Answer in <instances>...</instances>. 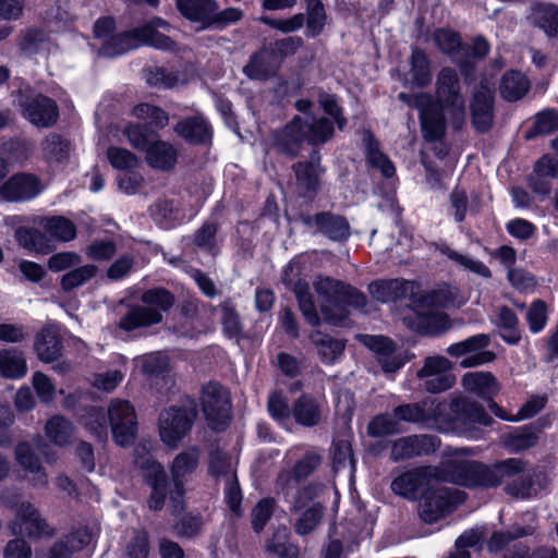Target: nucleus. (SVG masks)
Here are the masks:
<instances>
[{
  "instance_id": "nucleus-1",
  "label": "nucleus",
  "mask_w": 558,
  "mask_h": 558,
  "mask_svg": "<svg viewBox=\"0 0 558 558\" xmlns=\"http://www.w3.org/2000/svg\"><path fill=\"white\" fill-rule=\"evenodd\" d=\"M199 457L201 452L196 447H190L178 453L170 464V482L163 466L147 452L145 446H137L134 449V464L143 472V476L151 489L147 499L150 510L160 511L168 499L172 514L175 515L183 511L184 484L187 477L196 471Z\"/></svg>"
},
{
  "instance_id": "nucleus-2",
  "label": "nucleus",
  "mask_w": 558,
  "mask_h": 558,
  "mask_svg": "<svg viewBox=\"0 0 558 558\" xmlns=\"http://www.w3.org/2000/svg\"><path fill=\"white\" fill-rule=\"evenodd\" d=\"M521 459L510 458L493 465L481 462L449 459L434 468L435 478L462 486L496 487L504 481L514 477L523 470Z\"/></svg>"
},
{
  "instance_id": "nucleus-3",
  "label": "nucleus",
  "mask_w": 558,
  "mask_h": 558,
  "mask_svg": "<svg viewBox=\"0 0 558 558\" xmlns=\"http://www.w3.org/2000/svg\"><path fill=\"white\" fill-rule=\"evenodd\" d=\"M1 499L8 507L15 509L14 519L8 523L11 535H25L31 539H37L54 534L39 510L29 501L19 502V495L10 490H4Z\"/></svg>"
},
{
  "instance_id": "nucleus-4",
  "label": "nucleus",
  "mask_w": 558,
  "mask_h": 558,
  "mask_svg": "<svg viewBox=\"0 0 558 558\" xmlns=\"http://www.w3.org/2000/svg\"><path fill=\"white\" fill-rule=\"evenodd\" d=\"M435 97L437 105L449 112L453 128L459 129L465 117V101L460 77L453 68L444 66L437 73Z\"/></svg>"
},
{
  "instance_id": "nucleus-5",
  "label": "nucleus",
  "mask_w": 558,
  "mask_h": 558,
  "mask_svg": "<svg viewBox=\"0 0 558 558\" xmlns=\"http://www.w3.org/2000/svg\"><path fill=\"white\" fill-rule=\"evenodd\" d=\"M107 414L114 442L120 447L131 446L137 436V415L132 403L119 398L112 399Z\"/></svg>"
},
{
  "instance_id": "nucleus-6",
  "label": "nucleus",
  "mask_w": 558,
  "mask_h": 558,
  "mask_svg": "<svg viewBox=\"0 0 558 558\" xmlns=\"http://www.w3.org/2000/svg\"><path fill=\"white\" fill-rule=\"evenodd\" d=\"M464 501V493L459 489L437 488L427 493L420 501L417 513L427 524L442 520Z\"/></svg>"
},
{
  "instance_id": "nucleus-7",
  "label": "nucleus",
  "mask_w": 558,
  "mask_h": 558,
  "mask_svg": "<svg viewBox=\"0 0 558 558\" xmlns=\"http://www.w3.org/2000/svg\"><path fill=\"white\" fill-rule=\"evenodd\" d=\"M17 104L24 118L35 126L51 128L58 121L59 109L56 101L43 94L33 90L20 92Z\"/></svg>"
},
{
  "instance_id": "nucleus-8",
  "label": "nucleus",
  "mask_w": 558,
  "mask_h": 558,
  "mask_svg": "<svg viewBox=\"0 0 558 558\" xmlns=\"http://www.w3.org/2000/svg\"><path fill=\"white\" fill-rule=\"evenodd\" d=\"M320 312L328 323L337 324L347 318L348 312L339 306V299L344 282L329 276L317 275L313 279Z\"/></svg>"
},
{
  "instance_id": "nucleus-9",
  "label": "nucleus",
  "mask_w": 558,
  "mask_h": 558,
  "mask_svg": "<svg viewBox=\"0 0 558 558\" xmlns=\"http://www.w3.org/2000/svg\"><path fill=\"white\" fill-rule=\"evenodd\" d=\"M536 532V526L533 524L520 525L512 524L509 530L495 531L487 542V549L493 554L501 553V558H531L530 547L524 544H514L509 547L510 543L532 536Z\"/></svg>"
},
{
  "instance_id": "nucleus-10",
  "label": "nucleus",
  "mask_w": 558,
  "mask_h": 558,
  "mask_svg": "<svg viewBox=\"0 0 558 558\" xmlns=\"http://www.w3.org/2000/svg\"><path fill=\"white\" fill-rule=\"evenodd\" d=\"M202 409L213 429H221L231 420L229 391L217 383H209L202 392Z\"/></svg>"
},
{
  "instance_id": "nucleus-11",
  "label": "nucleus",
  "mask_w": 558,
  "mask_h": 558,
  "mask_svg": "<svg viewBox=\"0 0 558 558\" xmlns=\"http://www.w3.org/2000/svg\"><path fill=\"white\" fill-rule=\"evenodd\" d=\"M195 418V412L185 408L171 407L159 415V435L171 449L179 447L187 435Z\"/></svg>"
},
{
  "instance_id": "nucleus-12",
  "label": "nucleus",
  "mask_w": 558,
  "mask_h": 558,
  "mask_svg": "<svg viewBox=\"0 0 558 558\" xmlns=\"http://www.w3.org/2000/svg\"><path fill=\"white\" fill-rule=\"evenodd\" d=\"M489 342L488 335L480 333L449 345L446 352L456 359L466 355L460 362V366L463 368L475 367L495 360L496 354L494 352L484 350Z\"/></svg>"
},
{
  "instance_id": "nucleus-13",
  "label": "nucleus",
  "mask_w": 558,
  "mask_h": 558,
  "mask_svg": "<svg viewBox=\"0 0 558 558\" xmlns=\"http://www.w3.org/2000/svg\"><path fill=\"white\" fill-rule=\"evenodd\" d=\"M300 272V267L296 262H290L282 271V282L290 288L299 302V307L308 324L312 326H318L320 319L316 311V306L313 300V295L310 292V284L305 280L294 281Z\"/></svg>"
},
{
  "instance_id": "nucleus-14",
  "label": "nucleus",
  "mask_w": 558,
  "mask_h": 558,
  "mask_svg": "<svg viewBox=\"0 0 558 558\" xmlns=\"http://www.w3.org/2000/svg\"><path fill=\"white\" fill-rule=\"evenodd\" d=\"M440 442L436 436L412 435L392 441L390 459L395 462L435 452Z\"/></svg>"
},
{
  "instance_id": "nucleus-15",
  "label": "nucleus",
  "mask_w": 558,
  "mask_h": 558,
  "mask_svg": "<svg viewBox=\"0 0 558 558\" xmlns=\"http://www.w3.org/2000/svg\"><path fill=\"white\" fill-rule=\"evenodd\" d=\"M320 157L314 151L311 160L299 161L292 165L295 177V189L300 196L313 198L319 190V178L324 169L319 163Z\"/></svg>"
},
{
  "instance_id": "nucleus-16",
  "label": "nucleus",
  "mask_w": 558,
  "mask_h": 558,
  "mask_svg": "<svg viewBox=\"0 0 558 558\" xmlns=\"http://www.w3.org/2000/svg\"><path fill=\"white\" fill-rule=\"evenodd\" d=\"M433 477H435L434 468H414L396 477L391 483V489L405 499L415 500L428 485L429 478Z\"/></svg>"
},
{
  "instance_id": "nucleus-17",
  "label": "nucleus",
  "mask_w": 558,
  "mask_h": 558,
  "mask_svg": "<svg viewBox=\"0 0 558 558\" xmlns=\"http://www.w3.org/2000/svg\"><path fill=\"white\" fill-rule=\"evenodd\" d=\"M43 191L40 180L31 173H16L0 186V196L8 202H26Z\"/></svg>"
},
{
  "instance_id": "nucleus-18",
  "label": "nucleus",
  "mask_w": 558,
  "mask_h": 558,
  "mask_svg": "<svg viewBox=\"0 0 558 558\" xmlns=\"http://www.w3.org/2000/svg\"><path fill=\"white\" fill-rule=\"evenodd\" d=\"M302 118L294 117L284 128L271 134V145L280 154L294 158L299 155L305 141Z\"/></svg>"
},
{
  "instance_id": "nucleus-19",
  "label": "nucleus",
  "mask_w": 558,
  "mask_h": 558,
  "mask_svg": "<svg viewBox=\"0 0 558 558\" xmlns=\"http://www.w3.org/2000/svg\"><path fill=\"white\" fill-rule=\"evenodd\" d=\"M472 123L477 132L486 133L494 121V92L481 83L474 92L471 102Z\"/></svg>"
},
{
  "instance_id": "nucleus-20",
  "label": "nucleus",
  "mask_w": 558,
  "mask_h": 558,
  "mask_svg": "<svg viewBox=\"0 0 558 558\" xmlns=\"http://www.w3.org/2000/svg\"><path fill=\"white\" fill-rule=\"evenodd\" d=\"M301 220L305 226L316 228L317 232L333 241L345 240L350 234L348 221L343 217L328 211H323L314 216L303 215Z\"/></svg>"
},
{
  "instance_id": "nucleus-21",
  "label": "nucleus",
  "mask_w": 558,
  "mask_h": 558,
  "mask_svg": "<svg viewBox=\"0 0 558 558\" xmlns=\"http://www.w3.org/2000/svg\"><path fill=\"white\" fill-rule=\"evenodd\" d=\"M292 416L303 427H315L324 422L325 408L317 398L303 393L292 404Z\"/></svg>"
},
{
  "instance_id": "nucleus-22",
  "label": "nucleus",
  "mask_w": 558,
  "mask_h": 558,
  "mask_svg": "<svg viewBox=\"0 0 558 558\" xmlns=\"http://www.w3.org/2000/svg\"><path fill=\"white\" fill-rule=\"evenodd\" d=\"M15 460L26 472V477L34 487H46L48 475L40 462L39 457L28 442H20L15 447Z\"/></svg>"
},
{
  "instance_id": "nucleus-23",
  "label": "nucleus",
  "mask_w": 558,
  "mask_h": 558,
  "mask_svg": "<svg viewBox=\"0 0 558 558\" xmlns=\"http://www.w3.org/2000/svg\"><path fill=\"white\" fill-rule=\"evenodd\" d=\"M450 410L453 414L452 420L463 424L489 426L493 423V418L486 413L484 407L466 397L453 399L450 403Z\"/></svg>"
},
{
  "instance_id": "nucleus-24",
  "label": "nucleus",
  "mask_w": 558,
  "mask_h": 558,
  "mask_svg": "<svg viewBox=\"0 0 558 558\" xmlns=\"http://www.w3.org/2000/svg\"><path fill=\"white\" fill-rule=\"evenodd\" d=\"M445 404L436 399H425L416 403L402 404L393 410L397 418L411 423L423 422L429 417L440 418Z\"/></svg>"
},
{
  "instance_id": "nucleus-25",
  "label": "nucleus",
  "mask_w": 558,
  "mask_h": 558,
  "mask_svg": "<svg viewBox=\"0 0 558 558\" xmlns=\"http://www.w3.org/2000/svg\"><path fill=\"white\" fill-rule=\"evenodd\" d=\"M33 348L37 357L44 363L58 360L63 350L58 329L54 326L40 329L35 336Z\"/></svg>"
},
{
  "instance_id": "nucleus-26",
  "label": "nucleus",
  "mask_w": 558,
  "mask_h": 558,
  "mask_svg": "<svg viewBox=\"0 0 558 558\" xmlns=\"http://www.w3.org/2000/svg\"><path fill=\"white\" fill-rule=\"evenodd\" d=\"M279 63L272 52L259 50L253 53L248 62L243 66V73L254 81H267L277 75Z\"/></svg>"
},
{
  "instance_id": "nucleus-27",
  "label": "nucleus",
  "mask_w": 558,
  "mask_h": 558,
  "mask_svg": "<svg viewBox=\"0 0 558 558\" xmlns=\"http://www.w3.org/2000/svg\"><path fill=\"white\" fill-rule=\"evenodd\" d=\"M411 328L423 335H439L450 328L448 316L439 311H417L415 317L404 318Z\"/></svg>"
},
{
  "instance_id": "nucleus-28",
  "label": "nucleus",
  "mask_w": 558,
  "mask_h": 558,
  "mask_svg": "<svg viewBox=\"0 0 558 558\" xmlns=\"http://www.w3.org/2000/svg\"><path fill=\"white\" fill-rule=\"evenodd\" d=\"M462 387L484 400L493 399L499 391L497 379L488 372H470L461 379Z\"/></svg>"
},
{
  "instance_id": "nucleus-29",
  "label": "nucleus",
  "mask_w": 558,
  "mask_h": 558,
  "mask_svg": "<svg viewBox=\"0 0 558 558\" xmlns=\"http://www.w3.org/2000/svg\"><path fill=\"white\" fill-rule=\"evenodd\" d=\"M444 108L432 102L421 110L420 119L424 138L427 142L440 141L446 133Z\"/></svg>"
},
{
  "instance_id": "nucleus-30",
  "label": "nucleus",
  "mask_w": 558,
  "mask_h": 558,
  "mask_svg": "<svg viewBox=\"0 0 558 558\" xmlns=\"http://www.w3.org/2000/svg\"><path fill=\"white\" fill-rule=\"evenodd\" d=\"M177 9L192 22L210 25L211 16L218 10L216 0H177Z\"/></svg>"
},
{
  "instance_id": "nucleus-31",
  "label": "nucleus",
  "mask_w": 558,
  "mask_h": 558,
  "mask_svg": "<svg viewBox=\"0 0 558 558\" xmlns=\"http://www.w3.org/2000/svg\"><path fill=\"white\" fill-rule=\"evenodd\" d=\"M531 19L535 26L550 37H558V4L536 2L531 7Z\"/></svg>"
},
{
  "instance_id": "nucleus-32",
  "label": "nucleus",
  "mask_w": 558,
  "mask_h": 558,
  "mask_svg": "<svg viewBox=\"0 0 558 558\" xmlns=\"http://www.w3.org/2000/svg\"><path fill=\"white\" fill-rule=\"evenodd\" d=\"M138 47H141V41L137 27L119 35H112L107 41L102 43L98 49V54L113 58Z\"/></svg>"
},
{
  "instance_id": "nucleus-33",
  "label": "nucleus",
  "mask_w": 558,
  "mask_h": 558,
  "mask_svg": "<svg viewBox=\"0 0 558 558\" xmlns=\"http://www.w3.org/2000/svg\"><path fill=\"white\" fill-rule=\"evenodd\" d=\"M162 320V314L153 307L132 306L128 313L121 318L120 328L131 331L141 327H148Z\"/></svg>"
},
{
  "instance_id": "nucleus-34",
  "label": "nucleus",
  "mask_w": 558,
  "mask_h": 558,
  "mask_svg": "<svg viewBox=\"0 0 558 558\" xmlns=\"http://www.w3.org/2000/svg\"><path fill=\"white\" fill-rule=\"evenodd\" d=\"M35 222L57 241L70 242L76 238L75 225L63 216L39 217Z\"/></svg>"
},
{
  "instance_id": "nucleus-35",
  "label": "nucleus",
  "mask_w": 558,
  "mask_h": 558,
  "mask_svg": "<svg viewBox=\"0 0 558 558\" xmlns=\"http://www.w3.org/2000/svg\"><path fill=\"white\" fill-rule=\"evenodd\" d=\"M175 148L162 141L153 142L146 150V162L157 170H170L177 162Z\"/></svg>"
},
{
  "instance_id": "nucleus-36",
  "label": "nucleus",
  "mask_w": 558,
  "mask_h": 558,
  "mask_svg": "<svg viewBox=\"0 0 558 558\" xmlns=\"http://www.w3.org/2000/svg\"><path fill=\"white\" fill-rule=\"evenodd\" d=\"M310 339L322 361L327 364L336 362L342 355L345 348L343 340L335 339L318 330L312 332Z\"/></svg>"
},
{
  "instance_id": "nucleus-37",
  "label": "nucleus",
  "mask_w": 558,
  "mask_h": 558,
  "mask_svg": "<svg viewBox=\"0 0 558 558\" xmlns=\"http://www.w3.org/2000/svg\"><path fill=\"white\" fill-rule=\"evenodd\" d=\"M291 511L299 514L293 524V529L300 536H306L313 533L322 523L325 515V507L322 502H314L308 508Z\"/></svg>"
},
{
  "instance_id": "nucleus-38",
  "label": "nucleus",
  "mask_w": 558,
  "mask_h": 558,
  "mask_svg": "<svg viewBox=\"0 0 558 558\" xmlns=\"http://www.w3.org/2000/svg\"><path fill=\"white\" fill-rule=\"evenodd\" d=\"M408 286L409 281L402 279H387L372 282L368 289L375 300L387 303L405 296Z\"/></svg>"
},
{
  "instance_id": "nucleus-39",
  "label": "nucleus",
  "mask_w": 558,
  "mask_h": 558,
  "mask_svg": "<svg viewBox=\"0 0 558 558\" xmlns=\"http://www.w3.org/2000/svg\"><path fill=\"white\" fill-rule=\"evenodd\" d=\"M530 89L527 77L519 71H509L500 80L499 92L507 101L521 99Z\"/></svg>"
},
{
  "instance_id": "nucleus-40",
  "label": "nucleus",
  "mask_w": 558,
  "mask_h": 558,
  "mask_svg": "<svg viewBox=\"0 0 558 558\" xmlns=\"http://www.w3.org/2000/svg\"><path fill=\"white\" fill-rule=\"evenodd\" d=\"M305 141L312 145L326 143L333 134V124L327 118H302Z\"/></svg>"
},
{
  "instance_id": "nucleus-41",
  "label": "nucleus",
  "mask_w": 558,
  "mask_h": 558,
  "mask_svg": "<svg viewBox=\"0 0 558 558\" xmlns=\"http://www.w3.org/2000/svg\"><path fill=\"white\" fill-rule=\"evenodd\" d=\"M46 437L56 446L64 447L74 437V426L71 421L62 415H54L45 425Z\"/></svg>"
},
{
  "instance_id": "nucleus-42",
  "label": "nucleus",
  "mask_w": 558,
  "mask_h": 558,
  "mask_svg": "<svg viewBox=\"0 0 558 558\" xmlns=\"http://www.w3.org/2000/svg\"><path fill=\"white\" fill-rule=\"evenodd\" d=\"M524 464L525 462L521 460ZM525 465L520 472L523 473L518 480L505 486V492L515 498H530L535 495L543 486L539 482L541 474L536 472L524 473ZM519 475V473H518ZM517 476V474L514 475Z\"/></svg>"
},
{
  "instance_id": "nucleus-43",
  "label": "nucleus",
  "mask_w": 558,
  "mask_h": 558,
  "mask_svg": "<svg viewBox=\"0 0 558 558\" xmlns=\"http://www.w3.org/2000/svg\"><path fill=\"white\" fill-rule=\"evenodd\" d=\"M0 372L7 378H21L27 372L24 353L17 349L0 350Z\"/></svg>"
},
{
  "instance_id": "nucleus-44",
  "label": "nucleus",
  "mask_w": 558,
  "mask_h": 558,
  "mask_svg": "<svg viewBox=\"0 0 558 558\" xmlns=\"http://www.w3.org/2000/svg\"><path fill=\"white\" fill-rule=\"evenodd\" d=\"M175 131L186 141L201 144L207 142L210 136V129L203 118H189L175 125Z\"/></svg>"
},
{
  "instance_id": "nucleus-45",
  "label": "nucleus",
  "mask_w": 558,
  "mask_h": 558,
  "mask_svg": "<svg viewBox=\"0 0 558 558\" xmlns=\"http://www.w3.org/2000/svg\"><path fill=\"white\" fill-rule=\"evenodd\" d=\"M409 75L411 82L417 87H425L432 81L429 59L426 53L418 48L412 49Z\"/></svg>"
},
{
  "instance_id": "nucleus-46",
  "label": "nucleus",
  "mask_w": 558,
  "mask_h": 558,
  "mask_svg": "<svg viewBox=\"0 0 558 558\" xmlns=\"http://www.w3.org/2000/svg\"><path fill=\"white\" fill-rule=\"evenodd\" d=\"M15 238L21 246L36 253L48 254L53 250L47 235L37 229L19 228Z\"/></svg>"
},
{
  "instance_id": "nucleus-47",
  "label": "nucleus",
  "mask_w": 558,
  "mask_h": 558,
  "mask_svg": "<svg viewBox=\"0 0 558 558\" xmlns=\"http://www.w3.org/2000/svg\"><path fill=\"white\" fill-rule=\"evenodd\" d=\"M363 141L368 163L373 168L378 169L384 177L391 178L396 169L389 158L379 150L378 143L375 141L373 134L369 132L365 133Z\"/></svg>"
},
{
  "instance_id": "nucleus-48",
  "label": "nucleus",
  "mask_w": 558,
  "mask_h": 558,
  "mask_svg": "<svg viewBox=\"0 0 558 558\" xmlns=\"http://www.w3.org/2000/svg\"><path fill=\"white\" fill-rule=\"evenodd\" d=\"M45 157L61 162L69 158L71 143L58 133H50L43 142Z\"/></svg>"
},
{
  "instance_id": "nucleus-49",
  "label": "nucleus",
  "mask_w": 558,
  "mask_h": 558,
  "mask_svg": "<svg viewBox=\"0 0 558 558\" xmlns=\"http://www.w3.org/2000/svg\"><path fill=\"white\" fill-rule=\"evenodd\" d=\"M97 272L98 268L95 265L80 266L64 274L61 277L60 286L63 291L70 292L93 279Z\"/></svg>"
},
{
  "instance_id": "nucleus-50",
  "label": "nucleus",
  "mask_w": 558,
  "mask_h": 558,
  "mask_svg": "<svg viewBox=\"0 0 558 558\" xmlns=\"http://www.w3.org/2000/svg\"><path fill=\"white\" fill-rule=\"evenodd\" d=\"M209 473L216 478H225L226 481L236 477L232 458L217 449L210 453Z\"/></svg>"
},
{
  "instance_id": "nucleus-51",
  "label": "nucleus",
  "mask_w": 558,
  "mask_h": 558,
  "mask_svg": "<svg viewBox=\"0 0 558 558\" xmlns=\"http://www.w3.org/2000/svg\"><path fill=\"white\" fill-rule=\"evenodd\" d=\"M146 82L154 87L172 88L184 81L178 72L169 71L163 66H150L145 71Z\"/></svg>"
},
{
  "instance_id": "nucleus-52",
  "label": "nucleus",
  "mask_w": 558,
  "mask_h": 558,
  "mask_svg": "<svg viewBox=\"0 0 558 558\" xmlns=\"http://www.w3.org/2000/svg\"><path fill=\"white\" fill-rule=\"evenodd\" d=\"M138 35H140L141 46L149 45L156 49H160V50H165V51H175L177 50L175 41L171 37L165 35V34H161L159 31L153 29V26L138 27Z\"/></svg>"
},
{
  "instance_id": "nucleus-53",
  "label": "nucleus",
  "mask_w": 558,
  "mask_h": 558,
  "mask_svg": "<svg viewBox=\"0 0 558 558\" xmlns=\"http://www.w3.org/2000/svg\"><path fill=\"white\" fill-rule=\"evenodd\" d=\"M518 324V317L512 310L506 306L499 308L498 326L502 329V339L508 343L515 344L520 340Z\"/></svg>"
},
{
  "instance_id": "nucleus-54",
  "label": "nucleus",
  "mask_w": 558,
  "mask_h": 558,
  "mask_svg": "<svg viewBox=\"0 0 558 558\" xmlns=\"http://www.w3.org/2000/svg\"><path fill=\"white\" fill-rule=\"evenodd\" d=\"M276 508V501L274 498L260 499L251 512V524L255 533L259 534L271 519Z\"/></svg>"
},
{
  "instance_id": "nucleus-55",
  "label": "nucleus",
  "mask_w": 558,
  "mask_h": 558,
  "mask_svg": "<svg viewBox=\"0 0 558 558\" xmlns=\"http://www.w3.org/2000/svg\"><path fill=\"white\" fill-rule=\"evenodd\" d=\"M133 361L147 376H159L167 372L169 366L167 355L159 352L137 356Z\"/></svg>"
},
{
  "instance_id": "nucleus-56",
  "label": "nucleus",
  "mask_w": 558,
  "mask_h": 558,
  "mask_svg": "<svg viewBox=\"0 0 558 558\" xmlns=\"http://www.w3.org/2000/svg\"><path fill=\"white\" fill-rule=\"evenodd\" d=\"M538 435L532 427H526L505 436V446L511 451H522L534 447Z\"/></svg>"
},
{
  "instance_id": "nucleus-57",
  "label": "nucleus",
  "mask_w": 558,
  "mask_h": 558,
  "mask_svg": "<svg viewBox=\"0 0 558 558\" xmlns=\"http://www.w3.org/2000/svg\"><path fill=\"white\" fill-rule=\"evenodd\" d=\"M436 248L439 250L442 254L447 255L453 262L460 264L465 269L475 272L484 278H489L492 276L490 270L486 267L482 262L475 260L471 257L462 255L445 244L436 245Z\"/></svg>"
},
{
  "instance_id": "nucleus-58",
  "label": "nucleus",
  "mask_w": 558,
  "mask_h": 558,
  "mask_svg": "<svg viewBox=\"0 0 558 558\" xmlns=\"http://www.w3.org/2000/svg\"><path fill=\"white\" fill-rule=\"evenodd\" d=\"M325 486L320 483H310L296 490L290 510L308 508L324 493Z\"/></svg>"
},
{
  "instance_id": "nucleus-59",
  "label": "nucleus",
  "mask_w": 558,
  "mask_h": 558,
  "mask_svg": "<svg viewBox=\"0 0 558 558\" xmlns=\"http://www.w3.org/2000/svg\"><path fill=\"white\" fill-rule=\"evenodd\" d=\"M141 301L147 307L157 308L162 314V312H167L172 307L174 296L166 289L154 288L145 291L141 296Z\"/></svg>"
},
{
  "instance_id": "nucleus-60",
  "label": "nucleus",
  "mask_w": 558,
  "mask_h": 558,
  "mask_svg": "<svg viewBox=\"0 0 558 558\" xmlns=\"http://www.w3.org/2000/svg\"><path fill=\"white\" fill-rule=\"evenodd\" d=\"M83 423L100 440L107 438V417L101 408H89L83 416Z\"/></svg>"
},
{
  "instance_id": "nucleus-61",
  "label": "nucleus",
  "mask_w": 558,
  "mask_h": 558,
  "mask_svg": "<svg viewBox=\"0 0 558 558\" xmlns=\"http://www.w3.org/2000/svg\"><path fill=\"white\" fill-rule=\"evenodd\" d=\"M332 465L335 471L345 469L347 466H349L351 472L354 471L355 460L351 444L348 440L341 439L333 444Z\"/></svg>"
},
{
  "instance_id": "nucleus-62",
  "label": "nucleus",
  "mask_w": 558,
  "mask_h": 558,
  "mask_svg": "<svg viewBox=\"0 0 558 558\" xmlns=\"http://www.w3.org/2000/svg\"><path fill=\"white\" fill-rule=\"evenodd\" d=\"M149 555V537L146 531H137L126 543L122 558H147Z\"/></svg>"
},
{
  "instance_id": "nucleus-63",
  "label": "nucleus",
  "mask_w": 558,
  "mask_h": 558,
  "mask_svg": "<svg viewBox=\"0 0 558 558\" xmlns=\"http://www.w3.org/2000/svg\"><path fill=\"white\" fill-rule=\"evenodd\" d=\"M134 114L143 120H147L154 128H165L168 124V114L159 107L149 104H140L133 109Z\"/></svg>"
},
{
  "instance_id": "nucleus-64",
  "label": "nucleus",
  "mask_w": 558,
  "mask_h": 558,
  "mask_svg": "<svg viewBox=\"0 0 558 558\" xmlns=\"http://www.w3.org/2000/svg\"><path fill=\"white\" fill-rule=\"evenodd\" d=\"M558 131V111L547 109L536 116L533 131L525 137L531 138L534 134H550Z\"/></svg>"
}]
</instances>
